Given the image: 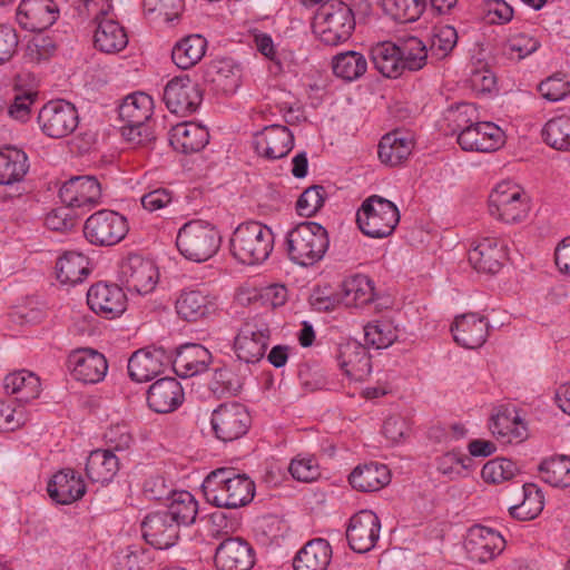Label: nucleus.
Instances as JSON below:
<instances>
[{
	"label": "nucleus",
	"mask_w": 570,
	"mask_h": 570,
	"mask_svg": "<svg viewBox=\"0 0 570 570\" xmlns=\"http://www.w3.org/2000/svg\"><path fill=\"white\" fill-rule=\"evenodd\" d=\"M374 287L372 281L365 275H355L345 279L338 293V301L343 305L361 306L372 302Z\"/></svg>",
	"instance_id": "45"
},
{
	"label": "nucleus",
	"mask_w": 570,
	"mask_h": 570,
	"mask_svg": "<svg viewBox=\"0 0 570 570\" xmlns=\"http://www.w3.org/2000/svg\"><path fill=\"white\" fill-rule=\"evenodd\" d=\"M386 14L395 21L407 23L417 20L424 11V0H383Z\"/></svg>",
	"instance_id": "54"
},
{
	"label": "nucleus",
	"mask_w": 570,
	"mask_h": 570,
	"mask_svg": "<svg viewBox=\"0 0 570 570\" xmlns=\"http://www.w3.org/2000/svg\"><path fill=\"white\" fill-rule=\"evenodd\" d=\"M142 4L146 14L166 22L178 19L185 7L184 0H144Z\"/></svg>",
	"instance_id": "60"
},
{
	"label": "nucleus",
	"mask_w": 570,
	"mask_h": 570,
	"mask_svg": "<svg viewBox=\"0 0 570 570\" xmlns=\"http://www.w3.org/2000/svg\"><path fill=\"white\" fill-rule=\"evenodd\" d=\"M159 278L158 268L150 259L140 255H129L120 265V279L128 291L140 295L151 293Z\"/></svg>",
	"instance_id": "11"
},
{
	"label": "nucleus",
	"mask_w": 570,
	"mask_h": 570,
	"mask_svg": "<svg viewBox=\"0 0 570 570\" xmlns=\"http://www.w3.org/2000/svg\"><path fill=\"white\" fill-rule=\"evenodd\" d=\"M518 473L519 468L517 463L504 458L488 461L481 470L483 481L491 484H500L510 481Z\"/></svg>",
	"instance_id": "55"
},
{
	"label": "nucleus",
	"mask_w": 570,
	"mask_h": 570,
	"mask_svg": "<svg viewBox=\"0 0 570 570\" xmlns=\"http://www.w3.org/2000/svg\"><path fill=\"white\" fill-rule=\"evenodd\" d=\"M97 27L94 36L95 47L106 53H117L128 45L125 28L115 19L112 10L108 14L92 17Z\"/></svg>",
	"instance_id": "30"
},
{
	"label": "nucleus",
	"mask_w": 570,
	"mask_h": 570,
	"mask_svg": "<svg viewBox=\"0 0 570 570\" xmlns=\"http://www.w3.org/2000/svg\"><path fill=\"white\" fill-rule=\"evenodd\" d=\"M491 433L504 443L519 442L525 436V425L514 407H494L490 417Z\"/></svg>",
	"instance_id": "32"
},
{
	"label": "nucleus",
	"mask_w": 570,
	"mask_h": 570,
	"mask_svg": "<svg viewBox=\"0 0 570 570\" xmlns=\"http://www.w3.org/2000/svg\"><path fill=\"white\" fill-rule=\"evenodd\" d=\"M257 154L274 160L285 157L294 146V136L289 129L282 125L266 126L254 136Z\"/></svg>",
	"instance_id": "25"
},
{
	"label": "nucleus",
	"mask_w": 570,
	"mask_h": 570,
	"mask_svg": "<svg viewBox=\"0 0 570 570\" xmlns=\"http://www.w3.org/2000/svg\"><path fill=\"white\" fill-rule=\"evenodd\" d=\"M356 222L361 232L372 238L390 236L400 222L397 206L379 195L363 200L356 213Z\"/></svg>",
	"instance_id": "6"
},
{
	"label": "nucleus",
	"mask_w": 570,
	"mask_h": 570,
	"mask_svg": "<svg viewBox=\"0 0 570 570\" xmlns=\"http://www.w3.org/2000/svg\"><path fill=\"white\" fill-rule=\"evenodd\" d=\"M212 362V353L199 344L184 345L178 350L175 358H170L175 373L181 377H191L206 372Z\"/></svg>",
	"instance_id": "31"
},
{
	"label": "nucleus",
	"mask_w": 570,
	"mask_h": 570,
	"mask_svg": "<svg viewBox=\"0 0 570 570\" xmlns=\"http://www.w3.org/2000/svg\"><path fill=\"white\" fill-rule=\"evenodd\" d=\"M370 59L374 69L386 78H399L404 72L400 47L392 41H381L371 47Z\"/></svg>",
	"instance_id": "34"
},
{
	"label": "nucleus",
	"mask_w": 570,
	"mask_h": 570,
	"mask_svg": "<svg viewBox=\"0 0 570 570\" xmlns=\"http://www.w3.org/2000/svg\"><path fill=\"white\" fill-rule=\"evenodd\" d=\"M220 235L208 222L194 219L178 230L176 245L188 261L202 263L212 258L220 247Z\"/></svg>",
	"instance_id": "4"
},
{
	"label": "nucleus",
	"mask_w": 570,
	"mask_h": 570,
	"mask_svg": "<svg viewBox=\"0 0 570 570\" xmlns=\"http://www.w3.org/2000/svg\"><path fill=\"white\" fill-rule=\"evenodd\" d=\"M149 556L139 547H127L116 554V570H145Z\"/></svg>",
	"instance_id": "64"
},
{
	"label": "nucleus",
	"mask_w": 570,
	"mask_h": 570,
	"mask_svg": "<svg viewBox=\"0 0 570 570\" xmlns=\"http://www.w3.org/2000/svg\"><path fill=\"white\" fill-rule=\"evenodd\" d=\"M207 48L206 39L200 35H190L180 39L171 50L174 63L180 69H189L204 57Z\"/></svg>",
	"instance_id": "42"
},
{
	"label": "nucleus",
	"mask_w": 570,
	"mask_h": 570,
	"mask_svg": "<svg viewBox=\"0 0 570 570\" xmlns=\"http://www.w3.org/2000/svg\"><path fill=\"white\" fill-rule=\"evenodd\" d=\"M48 495L58 504H71L86 493V484L81 475L72 469L56 472L47 484Z\"/></svg>",
	"instance_id": "27"
},
{
	"label": "nucleus",
	"mask_w": 570,
	"mask_h": 570,
	"mask_svg": "<svg viewBox=\"0 0 570 570\" xmlns=\"http://www.w3.org/2000/svg\"><path fill=\"white\" fill-rule=\"evenodd\" d=\"M154 110L153 98L141 91L126 96L118 107L119 119L124 124H148Z\"/></svg>",
	"instance_id": "37"
},
{
	"label": "nucleus",
	"mask_w": 570,
	"mask_h": 570,
	"mask_svg": "<svg viewBox=\"0 0 570 570\" xmlns=\"http://www.w3.org/2000/svg\"><path fill=\"white\" fill-rule=\"evenodd\" d=\"M464 546L471 560L484 563L504 550L505 540L491 528L474 525L469 530Z\"/></svg>",
	"instance_id": "19"
},
{
	"label": "nucleus",
	"mask_w": 570,
	"mask_h": 570,
	"mask_svg": "<svg viewBox=\"0 0 570 570\" xmlns=\"http://www.w3.org/2000/svg\"><path fill=\"white\" fill-rule=\"evenodd\" d=\"M400 47L404 70L416 71L422 69L428 61V48L425 43L416 38L405 39Z\"/></svg>",
	"instance_id": "56"
},
{
	"label": "nucleus",
	"mask_w": 570,
	"mask_h": 570,
	"mask_svg": "<svg viewBox=\"0 0 570 570\" xmlns=\"http://www.w3.org/2000/svg\"><path fill=\"white\" fill-rule=\"evenodd\" d=\"M67 362L75 380L87 384L100 382L108 371L106 357L92 348H80L71 352Z\"/></svg>",
	"instance_id": "21"
},
{
	"label": "nucleus",
	"mask_w": 570,
	"mask_h": 570,
	"mask_svg": "<svg viewBox=\"0 0 570 570\" xmlns=\"http://www.w3.org/2000/svg\"><path fill=\"white\" fill-rule=\"evenodd\" d=\"M451 331L459 345L465 348H478L487 341L489 322L476 313H468L455 317Z\"/></svg>",
	"instance_id": "29"
},
{
	"label": "nucleus",
	"mask_w": 570,
	"mask_h": 570,
	"mask_svg": "<svg viewBox=\"0 0 570 570\" xmlns=\"http://www.w3.org/2000/svg\"><path fill=\"white\" fill-rule=\"evenodd\" d=\"M380 530L381 522L374 512L360 511L350 519L346 530L350 547L360 553L370 551L379 540Z\"/></svg>",
	"instance_id": "17"
},
{
	"label": "nucleus",
	"mask_w": 570,
	"mask_h": 570,
	"mask_svg": "<svg viewBox=\"0 0 570 570\" xmlns=\"http://www.w3.org/2000/svg\"><path fill=\"white\" fill-rule=\"evenodd\" d=\"M286 245L292 262L309 266L324 256L328 247L327 232L317 223H301L287 233Z\"/></svg>",
	"instance_id": "5"
},
{
	"label": "nucleus",
	"mask_w": 570,
	"mask_h": 570,
	"mask_svg": "<svg viewBox=\"0 0 570 570\" xmlns=\"http://www.w3.org/2000/svg\"><path fill=\"white\" fill-rule=\"evenodd\" d=\"M254 564L250 544L239 537H227L216 549L217 570H249Z\"/></svg>",
	"instance_id": "24"
},
{
	"label": "nucleus",
	"mask_w": 570,
	"mask_h": 570,
	"mask_svg": "<svg viewBox=\"0 0 570 570\" xmlns=\"http://www.w3.org/2000/svg\"><path fill=\"white\" fill-rule=\"evenodd\" d=\"M335 357L340 370L350 381L362 382L371 373L370 355L356 341L341 343Z\"/></svg>",
	"instance_id": "23"
},
{
	"label": "nucleus",
	"mask_w": 570,
	"mask_h": 570,
	"mask_svg": "<svg viewBox=\"0 0 570 570\" xmlns=\"http://www.w3.org/2000/svg\"><path fill=\"white\" fill-rule=\"evenodd\" d=\"M332 548L324 539L307 542L294 560L295 570H326L331 562Z\"/></svg>",
	"instance_id": "39"
},
{
	"label": "nucleus",
	"mask_w": 570,
	"mask_h": 570,
	"mask_svg": "<svg viewBox=\"0 0 570 570\" xmlns=\"http://www.w3.org/2000/svg\"><path fill=\"white\" fill-rule=\"evenodd\" d=\"M488 210L490 216L499 222L520 223L529 213L528 197L517 184L501 181L489 195Z\"/></svg>",
	"instance_id": "7"
},
{
	"label": "nucleus",
	"mask_w": 570,
	"mask_h": 570,
	"mask_svg": "<svg viewBox=\"0 0 570 570\" xmlns=\"http://www.w3.org/2000/svg\"><path fill=\"white\" fill-rule=\"evenodd\" d=\"M184 392L174 377H164L153 383L148 390V405L157 413H169L183 402Z\"/></svg>",
	"instance_id": "33"
},
{
	"label": "nucleus",
	"mask_w": 570,
	"mask_h": 570,
	"mask_svg": "<svg viewBox=\"0 0 570 570\" xmlns=\"http://www.w3.org/2000/svg\"><path fill=\"white\" fill-rule=\"evenodd\" d=\"M397 335V326L389 318L370 322L364 327L366 343L376 348L391 346L396 341Z\"/></svg>",
	"instance_id": "53"
},
{
	"label": "nucleus",
	"mask_w": 570,
	"mask_h": 570,
	"mask_svg": "<svg viewBox=\"0 0 570 570\" xmlns=\"http://www.w3.org/2000/svg\"><path fill=\"white\" fill-rule=\"evenodd\" d=\"M268 340L269 331L266 325L247 322L235 337L234 351L239 360L255 363L264 356Z\"/></svg>",
	"instance_id": "20"
},
{
	"label": "nucleus",
	"mask_w": 570,
	"mask_h": 570,
	"mask_svg": "<svg viewBox=\"0 0 570 570\" xmlns=\"http://www.w3.org/2000/svg\"><path fill=\"white\" fill-rule=\"evenodd\" d=\"M413 146V138L409 132L393 131L381 139L379 157L386 165L397 166L411 155Z\"/></svg>",
	"instance_id": "36"
},
{
	"label": "nucleus",
	"mask_w": 570,
	"mask_h": 570,
	"mask_svg": "<svg viewBox=\"0 0 570 570\" xmlns=\"http://www.w3.org/2000/svg\"><path fill=\"white\" fill-rule=\"evenodd\" d=\"M179 525L164 510L149 513L141 523L142 537L157 549H167L178 539Z\"/></svg>",
	"instance_id": "26"
},
{
	"label": "nucleus",
	"mask_w": 570,
	"mask_h": 570,
	"mask_svg": "<svg viewBox=\"0 0 570 570\" xmlns=\"http://www.w3.org/2000/svg\"><path fill=\"white\" fill-rule=\"evenodd\" d=\"M59 196L68 207L91 208L101 203L102 189L96 177L77 176L61 186Z\"/></svg>",
	"instance_id": "15"
},
{
	"label": "nucleus",
	"mask_w": 570,
	"mask_h": 570,
	"mask_svg": "<svg viewBox=\"0 0 570 570\" xmlns=\"http://www.w3.org/2000/svg\"><path fill=\"white\" fill-rule=\"evenodd\" d=\"M129 230L128 220L121 214L100 209L90 215L83 226L86 238L94 245L114 246L120 243Z\"/></svg>",
	"instance_id": "8"
},
{
	"label": "nucleus",
	"mask_w": 570,
	"mask_h": 570,
	"mask_svg": "<svg viewBox=\"0 0 570 570\" xmlns=\"http://www.w3.org/2000/svg\"><path fill=\"white\" fill-rule=\"evenodd\" d=\"M170 363L164 348L136 351L128 361V373L136 382H147L159 375Z\"/></svg>",
	"instance_id": "28"
},
{
	"label": "nucleus",
	"mask_w": 570,
	"mask_h": 570,
	"mask_svg": "<svg viewBox=\"0 0 570 570\" xmlns=\"http://www.w3.org/2000/svg\"><path fill=\"white\" fill-rule=\"evenodd\" d=\"M458 144L463 150L490 153L504 144V134L493 122L476 121L458 134Z\"/></svg>",
	"instance_id": "13"
},
{
	"label": "nucleus",
	"mask_w": 570,
	"mask_h": 570,
	"mask_svg": "<svg viewBox=\"0 0 570 570\" xmlns=\"http://www.w3.org/2000/svg\"><path fill=\"white\" fill-rule=\"evenodd\" d=\"M208 503L218 508L236 509L248 504L255 494V484L246 475L232 468L212 471L203 482Z\"/></svg>",
	"instance_id": "1"
},
{
	"label": "nucleus",
	"mask_w": 570,
	"mask_h": 570,
	"mask_svg": "<svg viewBox=\"0 0 570 570\" xmlns=\"http://www.w3.org/2000/svg\"><path fill=\"white\" fill-rule=\"evenodd\" d=\"M326 191L324 187L315 185L305 189L296 203V210L303 217L315 215L324 204Z\"/></svg>",
	"instance_id": "63"
},
{
	"label": "nucleus",
	"mask_w": 570,
	"mask_h": 570,
	"mask_svg": "<svg viewBox=\"0 0 570 570\" xmlns=\"http://www.w3.org/2000/svg\"><path fill=\"white\" fill-rule=\"evenodd\" d=\"M390 479L387 466L374 462L357 466L350 474L351 485L362 492L377 491L385 487Z\"/></svg>",
	"instance_id": "40"
},
{
	"label": "nucleus",
	"mask_w": 570,
	"mask_h": 570,
	"mask_svg": "<svg viewBox=\"0 0 570 570\" xmlns=\"http://www.w3.org/2000/svg\"><path fill=\"white\" fill-rule=\"evenodd\" d=\"M542 135L544 141L553 149L570 151V116L560 115L548 120Z\"/></svg>",
	"instance_id": "51"
},
{
	"label": "nucleus",
	"mask_w": 570,
	"mask_h": 570,
	"mask_svg": "<svg viewBox=\"0 0 570 570\" xmlns=\"http://www.w3.org/2000/svg\"><path fill=\"white\" fill-rule=\"evenodd\" d=\"M539 476L554 488L570 487V458L557 455L546 459L539 465Z\"/></svg>",
	"instance_id": "49"
},
{
	"label": "nucleus",
	"mask_w": 570,
	"mask_h": 570,
	"mask_svg": "<svg viewBox=\"0 0 570 570\" xmlns=\"http://www.w3.org/2000/svg\"><path fill=\"white\" fill-rule=\"evenodd\" d=\"M180 527L191 524L198 512V504L188 491H175L164 510Z\"/></svg>",
	"instance_id": "48"
},
{
	"label": "nucleus",
	"mask_w": 570,
	"mask_h": 570,
	"mask_svg": "<svg viewBox=\"0 0 570 570\" xmlns=\"http://www.w3.org/2000/svg\"><path fill=\"white\" fill-rule=\"evenodd\" d=\"M89 307L106 318H115L126 311V295L121 287L114 283L98 282L87 293Z\"/></svg>",
	"instance_id": "16"
},
{
	"label": "nucleus",
	"mask_w": 570,
	"mask_h": 570,
	"mask_svg": "<svg viewBox=\"0 0 570 570\" xmlns=\"http://www.w3.org/2000/svg\"><path fill=\"white\" fill-rule=\"evenodd\" d=\"M28 169L27 155L14 147L0 150V185H10L22 179Z\"/></svg>",
	"instance_id": "46"
},
{
	"label": "nucleus",
	"mask_w": 570,
	"mask_h": 570,
	"mask_svg": "<svg viewBox=\"0 0 570 570\" xmlns=\"http://www.w3.org/2000/svg\"><path fill=\"white\" fill-rule=\"evenodd\" d=\"M41 130L51 138H62L78 126V112L75 106L65 100L49 101L39 111Z\"/></svg>",
	"instance_id": "10"
},
{
	"label": "nucleus",
	"mask_w": 570,
	"mask_h": 570,
	"mask_svg": "<svg viewBox=\"0 0 570 570\" xmlns=\"http://www.w3.org/2000/svg\"><path fill=\"white\" fill-rule=\"evenodd\" d=\"M208 131L205 127L186 121L177 124L170 130V145L181 153H196L203 149L208 142Z\"/></svg>",
	"instance_id": "35"
},
{
	"label": "nucleus",
	"mask_w": 570,
	"mask_h": 570,
	"mask_svg": "<svg viewBox=\"0 0 570 570\" xmlns=\"http://www.w3.org/2000/svg\"><path fill=\"white\" fill-rule=\"evenodd\" d=\"M507 257L504 243L494 236H481L471 243L468 259L481 273L494 274L500 271Z\"/></svg>",
	"instance_id": "14"
},
{
	"label": "nucleus",
	"mask_w": 570,
	"mask_h": 570,
	"mask_svg": "<svg viewBox=\"0 0 570 570\" xmlns=\"http://www.w3.org/2000/svg\"><path fill=\"white\" fill-rule=\"evenodd\" d=\"M118 470L119 459L110 450H95L87 459L86 475L91 482L107 484Z\"/></svg>",
	"instance_id": "38"
},
{
	"label": "nucleus",
	"mask_w": 570,
	"mask_h": 570,
	"mask_svg": "<svg viewBox=\"0 0 570 570\" xmlns=\"http://www.w3.org/2000/svg\"><path fill=\"white\" fill-rule=\"evenodd\" d=\"M472 464L470 455L460 450L449 451L436 459V470L449 480L465 478Z\"/></svg>",
	"instance_id": "52"
},
{
	"label": "nucleus",
	"mask_w": 570,
	"mask_h": 570,
	"mask_svg": "<svg viewBox=\"0 0 570 570\" xmlns=\"http://www.w3.org/2000/svg\"><path fill=\"white\" fill-rule=\"evenodd\" d=\"M458 42L456 30L449 24L438 26L433 29L430 42V52L436 59H443L451 53Z\"/></svg>",
	"instance_id": "57"
},
{
	"label": "nucleus",
	"mask_w": 570,
	"mask_h": 570,
	"mask_svg": "<svg viewBox=\"0 0 570 570\" xmlns=\"http://www.w3.org/2000/svg\"><path fill=\"white\" fill-rule=\"evenodd\" d=\"M176 312L187 322H198L216 314L217 296L206 289H184L176 299Z\"/></svg>",
	"instance_id": "18"
},
{
	"label": "nucleus",
	"mask_w": 570,
	"mask_h": 570,
	"mask_svg": "<svg viewBox=\"0 0 570 570\" xmlns=\"http://www.w3.org/2000/svg\"><path fill=\"white\" fill-rule=\"evenodd\" d=\"M247 42L259 55L269 61L278 58V45L271 32L258 26H250L247 30Z\"/></svg>",
	"instance_id": "58"
},
{
	"label": "nucleus",
	"mask_w": 570,
	"mask_h": 570,
	"mask_svg": "<svg viewBox=\"0 0 570 570\" xmlns=\"http://www.w3.org/2000/svg\"><path fill=\"white\" fill-rule=\"evenodd\" d=\"M332 69L336 77L354 81L366 72L367 59L358 51H344L333 57Z\"/></svg>",
	"instance_id": "47"
},
{
	"label": "nucleus",
	"mask_w": 570,
	"mask_h": 570,
	"mask_svg": "<svg viewBox=\"0 0 570 570\" xmlns=\"http://www.w3.org/2000/svg\"><path fill=\"white\" fill-rule=\"evenodd\" d=\"M540 41L527 32H514L510 35L504 46V53L510 59L521 60L535 52Z\"/></svg>",
	"instance_id": "59"
},
{
	"label": "nucleus",
	"mask_w": 570,
	"mask_h": 570,
	"mask_svg": "<svg viewBox=\"0 0 570 570\" xmlns=\"http://www.w3.org/2000/svg\"><path fill=\"white\" fill-rule=\"evenodd\" d=\"M523 500L509 509L512 518L521 521H529L537 518L543 510V494L533 483L523 485Z\"/></svg>",
	"instance_id": "50"
},
{
	"label": "nucleus",
	"mask_w": 570,
	"mask_h": 570,
	"mask_svg": "<svg viewBox=\"0 0 570 570\" xmlns=\"http://www.w3.org/2000/svg\"><path fill=\"white\" fill-rule=\"evenodd\" d=\"M56 51L53 40L46 35L37 33L32 36L26 46L24 58L29 62L39 63L49 59Z\"/></svg>",
	"instance_id": "62"
},
{
	"label": "nucleus",
	"mask_w": 570,
	"mask_h": 570,
	"mask_svg": "<svg viewBox=\"0 0 570 570\" xmlns=\"http://www.w3.org/2000/svg\"><path fill=\"white\" fill-rule=\"evenodd\" d=\"M312 28L322 43L338 46L346 42L355 29L354 13L343 1L324 2L314 16Z\"/></svg>",
	"instance_id": "3"
},
{
	"label": "nucleus",
	"mask_w": 570,
	"mask_h": 570,
	"mask_svg": "<svg viewBox=\"0 0 570 570\" xmlns=\"http://www.w3.org/2000/svg\"><path fill=\"white\" fill-rule=\"evenodd\" d=\"M3 387L8 394L16 395L20 402H29L39 396L40 379L27 370L17 371L4 377Z\"/></svg>",
	"instance_id": "43"
},
{
	"label": "nucleus",
	"mask_w": 570,
	"mask_h": 570,
	"mask_svg": "<svg viewBox=\"0 0 570 570\" xmlns=\"http://www.w3.org/2000/svg\"><path fill=\"white\" fill-rule=\"evenodd\" d=\"M16 16L23 29L42 31L56 22L59 9L52 0H21Z\"/></svg>",
	"instance_id": "22"
},
{
	"label": "nucleus",
	"mask_w": 570,
	"mask_h": 570,
	"mask_svg": "<svg viewBox=\"0 0 570 570\" xmlns=\"http://www.w3.org/2000/svg\"><path fill=\"white\" fill-rule=\"evenodd\" d=\"M203 100L198 85L188 76L175 77L164 90V101L170 112L187 116L196 111Z\"/></svg>",
	"instance_id": "12"
},
{
	"label": "nucleus",
	"mask_w": 570,
	"mask_h": 570,
	"mask_svg": "<svg viewBox=\"0 0 570 570\" xmlns=\"http://www.w3.org/2000/svg\"><path fill=\"white\" fill-rule=\"evenodd\" d=\"M57 278L62 284H77L89 274V259L78 252H66L56 263Z\"/></svg>",
	"instance_id": "44"
},
{
	"label": "nucleus",
	"mask_w": 570,
	"mask_h": 570,
	"mask_svg": "<svg viewBox=\"0 0 570 570\" xmlns=\"http://www.w3.org/2000/svg\"><path fill=\"white\" fill-rule=\"evenodd\" d=\"M539 91L549 101H559L570 94V77L556 72L539 85Z\"/></svg>",
	"instance_id": "61"
},
{
	"label": "nucleus",
	"mask_w": 570,
	"mask_h": 570,
	"mask_svg": "<svg viewBox=\"0 0 570 570\" xmlns=\"http://www.w3.org/2000/svg\"><path fill=\"white\" fill-rule=\"evenodd\" d=\"M274 248V234L258 222L240 224L230 237V253L243 264L256 265L265 262Z\"/></svg>",
	"instance_id": "2"
},
{
	"label": "nucleus",
	"mask_w": 570,
	"mask_h": 570,
	"mask_svg": "<svg viewBox=\"0 0 570 570\" xmlns=\"http://www.w3.org/2000/svg\"><path fill=\"white\" fill-rule=\"evenodd\" d=\"M210 423L216 438L229 442L247 432L250 416L243 404L230 402L220 404L213 411Z\"/></svg>",
	"instance_id": "9"
},
{
	"label": "nucleus",
	"mask_w": 570,
	"mask_h": 570,
	"mask_svg": "<svg viewBox=\"0 0 570 570\" xmlns=\"http://www.w3.org/2000/svg\"><path fill=\"white\" fill-rule=\"evenodd\" d=\"M208 79L225 94H234L240 86L242 67L230 58L214 61L208 71Z\"/></svg>",
	"instance_id": "41"
}]
</instances>
